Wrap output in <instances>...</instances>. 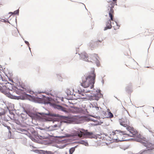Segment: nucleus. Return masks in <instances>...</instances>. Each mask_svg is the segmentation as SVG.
Wrapping results in <instances>:
<instances>
[{
  "label": "nucleus",
  "mask_w": 154,
  "mask_h": 154,
  "mask_svg": "<svg viewBox=\"0 0 154 154\" xmlns=\"http://www.w3.org/2000/svg\"><path fill=\"white\" fill-rule=\"evenodd\" d=\"M63 97H62L61 99V100L62 101H63Z\"/></svg>",
  "instance_id": "nucleus-58"
},
{
  "label": "nucleus",
  "mask_w": 154,
  "mask_h": 154,
  "mask_svg": "<svg viewBox=\"0 0 154 154\" xmlns=\"http://www.w3.org/2000/svg\"><path fill=\"white\" fill-rule=\"evenodd\" d=\"M3 125L5 127H7V129L10 131L11 129L10 127L8 126L6 124L4 123L3 124Z\"/></svg>",
  "instance_id": "nucleus-28"
},
{
  "label": "nucleus",
  "mask_w": 154,
  "mask_h": 154,
  "mask_svg": "<svg viewBox=\"0 0 154 154\" xmlns=\"http://www.w3.org/2000/svg\"><path fill=\"white\" fill-rule=\"evenodd\" d=\"M91 58H92V57H94V56H93L92 54L91 55Z\"/></svg>",
  "instance_id": "nucleus-54"
},
{
  "label": "nucleus",
  "mask_w": 154,
  "mask_h": 154,
  "mask_svg": "<svg viewBox=\"0 0 154 154\" xmlns=\"http://www.w3.org/2000/svg\"><path fill=\"white\" fill-rule=\"evenodd\" d=\"M114 8V5H112L110 4L107 7L108 10L109 11V13H113L114 10L113 8Z\"/></svg>",
  "instance_id": "nucleus-18"
},
{
  "label": "nucleus",
  "mask_w": 154,
  "mask_h": 154,
  "mask_svg": "<svg viewBox=\"0 0 154 154\" xmlns=\"http://www.w3.org/2000/svg\"><path fill=\"white\" fill-rule=\"evenodd\" d=\"M95 62H96L97 66H99V65H100V62L98 60H97Z\"/></svg>",
  "instance_id": "nucleus-36"
},
{
  "label": "nucleus",
  "mask_w": 154,
  "mask_h": 154,
  "mask_svg": "<svg viewBox=\"0 0 154 154\" xmlns=\"http://www.w3.org/2000/svg\"><path fill=\"white\" fill-rule=\"evenodd\" d=\"M115 98H116L118 100H119L116 97H115Z\"/></svg>",
  "instance_id": "nucleus-63"
},
{
  "label": "nucleus",
  "mask_w": 154,
  "mask_h": 154,
  "mask_svg": "<svg viewBox=\"0 0 154 154\" xmlns=\"http://www.w3.org/2000/svg\"><path fill=\"white\" fill-rule=\"evenodd\" d=\"M120 124L121 125L123 126L124 127H126L127 130L129 131L130 133L133 135L134 134H133V132H132V131H134V128L132 127H131L129 125H128L126 124L123 123V122H120Z\"/></svg>",
  "instance_id": "nucleus-9"
},
{
  "label": "nucleus",
  "mask_w": 154,
  "mask_h": 154,
  "mask_svg": "<svg viewBox=\"0 0 154 154\" xmlns=\"http://www.w3.org/2000/svg\"><path fill=\"white\" fill-rule=\"evenodd\" d=\"M65 147V145H64L61 146L60 147V148L63 149V148H64Z\"/></svg>",
  "instance_id": "nucleus-47"
},
{
  "label": "nucleus",
  "mask_w": 154,
  "mask_h": 154,
  "mask_svg": "<svg viewBox=\"0 0 154 154\" xmlns=\"http://www.w3.org/2000/svg\"><path fill=\"white\" fill-rule=\"evenodd\" d=\"M9 80L10 81H11V82H13V81L12 80H10V79H9Z\"/></svg>",
  "instance_id": "nucleus-61"
},
{
  "label": "nucleus",
  "mask_w": 154,
  "mask_h": 154,
  "mask_svg": "<svg viewBox=\"0 0 154 154\" xmlns=\"http://www.w3.org/2000/svg\"><path fill=\"white\" fill-rule=\"evenodd\" d=\"M78 146V145H77L76 146H75L74 147H73V148H74V149H75Z\"/></svg>",
  "instance_id": "nucleus-50"
},
{
  "label": "nucleus",
  "mask_w": 154,
  "mask_h": 154,
  "mask_svg": "<svg viewBox=\"0 0 154 154\" xmlns=\"http://www.w3.org/2000/svg\"><path fill=\"white\" fill-rule=\"evenodd\" d=\"M101 82H102V85H103V84H104V81L103 79H102V80L101 81Z\"/></svg>",
  "instance_id": "nucleus-46"
},
{
  "label": "nucleus",
  "mask_w": 154,
  "mask_h": 154,
  "mask_svg": "<svg viewBox=\"0 0 154 154\" xmlns=\"http://www.w3.org/2000/svg\"><path fill=\"white\" fill-rule=\"evenodd\" d=\"M131 88V84H130L126 87V91L128 93H130L132 91Z\"/></svg>",
  "instance_id": "nucleus-19"
},
{
  "label": "nucleus",
  "mask_w": 154,
  "mask_h": 154,
  "mask_svg": "<svg viewBox=\"0 0 154 154\" xmlns=\"http://www.w3.org/2000/svg\"><path fill=\"white\" fill-rule=\"evenodd\" d=\"M75 149L74 148H73V147L69 149V154H72L73 152L75 151Z\"/></svg>",
  "instance_id": "nucleus-25"
},
{
  "label": "nucleus",
  "mask_w": 154,
  "mask_h": 154,
  "mask_svg": "<svg viewBox=\"0 0 154 154\" xmlns=\"http://www.w3.org/2000/svg\"><path fill=\"white\" fill-rule=\"evenodd\" d=\"M15 20H16V22L17 23V19H16V18Z\"/></svg>",
  "instance_id": "nucleus-64"
},
{
  "label": "nucleus",
  "mask_w": 154,
  "mask_h": 154,
  "mask_svg": "<svg viewBox=\"0 0 154 154\" xmlns=\"http://www.w3.org/2000/svg\"><path fill=\"white\" fill-rule=\"evenodd\" d=\"M1 19L3 20V21H2V22H4V23L8 22V23H10V22H9V21H8V20H6L5 19Z\"/></svg>",
  "instance_id": "nucleus-35"
},
{
  "label": "nucleus",
  "mask_w": 154,
  "mask_h": 154,
  "mask_svg": "<svg viewBox=\"0 0 154 154\" xmlns=\"http://www.w3.org/2000/svg\"><path fill=\"white\" fill-rule=\"evenodd\" d=\"M126 131H122L120 130H116L115 131H112V133L113 134L112 135H115L116 134H117L116 136L118 138L119 137V136L124 135H126L129 136H130L129 134H126Z\"/></svg>",
  "instance_id": "nucleus-7"
},
{
  "label": "nucleus",
  "mask_w": 154,
  "mask_h": 154,
  "mask_svg": "<svg viewBox=\"0 0 154 154\" xmlns=\"http://www.w3.org/2000/svg\"><path fill=\"white\" fill-rule=\"evenodd\" d=\"M85 134L87 137V138L90 139L95 138L97 139L98 137L99 138H101V137H99L94 134L92 132L87 131L85 133Z\"/></svg>",
  "instance_id": "nucleus-10"
},
{
  "label": "nucleus",
  "mask_w": 154,
  "mask_h": 154,
  "mask_svg": "<svg viewBox=\"0 0 154 154\" xmlns=\"http://www.w3.org/2000/svg\"><path fill=\"white\" fill-rule=\"evenodd\" d=\"M80 55V59H82L85 61L88 62H92L91 60H89V57L88 56L87 54L85 52H83L81 53L80 54H79Z\"/></svg>",
  "instance_id": "nucleus-8"
},
{
  "label": "nucleus",
  "mask_w": 154,
  "mask_h": 154,
  "mask_svg": "<svg viewBox=\"0 0 154 154\" xmlns=\"http://www.w3.org/2000/svg\"><path fill=\"white\" fill-rule=\"evenodd\" d=\"M46 98L48 100H50V99H51V98L48 97H46Z\"/></svg>",
  "instance_id": "nucleus-48"
},
{
  "label": "nucleus",
  "mask_w": 154,
  "mask_h": 154,
  "mask_svg": "<svg viewBox=\"0 0 154 154\" xmlns=\"http://www.w3.org/2000/svg\"><path fill=\"white\" fill-rule=\"evenodd\" d=\"M32 134L36 138H38L40 139H43L44 138V136H42L39 135L37 131L34 130L32 132Z\"/></svg>",
  "instance_id": "nucleus-14"
},
{
  "label": "nucleus",
  "mask_w": 154,
  "mask_h": 154,
  "mask_svg": "<svg viewBox=\"0 0 154 154\" xmlns=\"http://www.w3.org/2000/svg\"><path fill=\"white\" fill-rule=\"evenodd\" d=\"M89 46L91 47L90 48H91V50H92L93 48L94 47V42L93 41H92L90 42Z\"/></svg>",
  "instance_id": "nucleus-23"
},
{
  "label": "nucleus",
  "mask_w": 154,
  "mask_h": 154,
  "mask_svg": "<svg viewBox=\"0 0 154 154\" xmlns=\"http://www.w3.org/2000/svg\"><path fill=\"white\" fill-rule=\"evenodd\" d=\"M13 13V12H10L9 13V14H12Z\"/></svg>",
  "instance_id": "nucleus-53"
},
{
  "label": "nucleus",
  "mask_w": 154,
  "mask_h": 154,
  "mask_svg": "<svg viewBox=\"0 0 154 154\" xmlns=\"http://www.w3.org/2000/svg\"><path fill=\"white\" fill-rule=\"evenodd\" d=\"M143 126L146 129H147L149 131V132H151L152 133H153L152 131L150 130L151 128L149 126H148L146 127L144 125H143Z\"/></svg>",
  "instance_id": "nucleus-26"
},
{
  "label": "nucleus",
  "mask_w": 154,
  "mask_h": 154,
  "mask_svg": "<svg viewBox=\"0 0 154 154\" xmlns=\"http://www.w3.org/2000/svg\"><path fill=\"white\" fill-rule=\"evenodd\" d=\"M88 121H90V120H91L93 121H94L95 122H98L97 120H95L94 119H91L90 118L88 119Z\"/></svg>",
  "instance_id": "nucleus-43"
},
{
  "label": "nucleus",
  "mask_w": 154,
  "mask_h": 154,
  "mask_svg": "<svg viewBox=\"0 0 154 154\" xmlns=\"http://www.w3.org/2000/svg\"><path fill=\"white\" fill-rule=\"evenodd\" d=\"M46 113L44 112H38V113L42 116L45 117L47 116L49 118L55 120V121H58L60 119H62V122L66 123H70V122L69 121V118L68 116H60L58 114L52 112L47 110Z\"/></svg>",
  "instance_id": "nucleus-2"
},
{
  "label": "nucleus",
  "mask_w": 154,
  "mask_h": 154,
  "mask_svg": "<svg viewBox=\"0 0 154 154\" xmlns=\"http://www.w3.org/2000/svg\"><path fill=\"white\" fill-rule=\"evenodd\" d=\"M39 129L40 130H44V128H39Z\"/></svg>",
  "instance_id": "nucleus-52"
},
{
  "label": "nucleus",
  "mask_w": 154,
  "mask_h": 154,
  "mask_svg": "<svg viewBox=\"0 0 154 154\" xmlns=\"http://www.w3.org/2000/svg\"><path fill=\"white\" fill-rule=\"evenodd\" d=\"M29 50H30V52H31V50H30V49H31V48H30V47H29Z\"/></svg>",
  "instance_id": "nucleus-57"
},
{
  "label": "nucleus",
  "mask_w": 154,
  "mask_h": 154,
  "mask_svg": "<svg viewBox=\"0 0 154 154\" xmlns=\"http://www.w3.org/2000/svg\"><path fill=\"white\" fill-rule=\"evenodd\" d=\"M44 130L47 131H49V126H45L44 127Z\"/></svg>",
  "instance_id": "nucleus-37"
},
{
  "label": "nucleus",
  "mask_w": 154,
  "mask_h": 154,
  "mask_svg": "<svg viewBox=\"0 0 154 154\" xmlns=\"http://www.w3.org/2000/svg\"><path fill=\"white\" fill-rule=\"evenodd\" d=\"M97 41H98L99 42H102V40H98Z\"/></svg>",
  "instance_id": "nucleus-55"
},
{
  "label": "nucleus",
  "mask_w": 154,
  "mask_h": 154,
  "mask_svg": "<svg viewBox=\"0 0 154 154\" xmlns=\"http://www.w3.org/2000/svg\"><path fill=\"white\" fill-rule=\"evenodd\" d=\"M6 107H7V109H8L9 111V107L7 106Z\"/></svg>",
  "instance_id": "nucleus-59"
},
{
  "label": "nucleus",
  "mask_w": 154,
  "mask_h": 154,
  "mask_svg": "<svg viewBox=\"0 0 154 154\" xmlns=\"http://www.w3.org/2000/svg\"><path fill=\"white\" fill-rule=\"evenodd\" d=\"M55 130H56V129L54 128L53 126L51 125L49 126V131H51Z\"/></svg>",
  "instance_id": "nucleus-24"
},
{
  "label": "nucleus",
  "mask_w": 154,
  "mask_h": 154,
  "mask_svg": "<svg viewBox=\"0 0 154 154\" xmlns=\"http://www.w3.org/2000/svg\"><path fill=\"white\" fill-rule=\"evenodd\" d=\"M13 13L14 14H15V15H19V9H17V10L14 11Z\"/></svg>",
  "instance_id": "nucleus-31"
},
{
  "label": "nucleus",
  "mask_w": 154,
  "mask_h": 154,
  "mask_svg": "<svg viewBox=\"0 0 154 154\" xmlns=\"http://www.w3.org/2000/svg\"><path fill=\"white\" fill-rule=\"evenodd\" d=\"M133 134H134V135L132 134V136L130 135V137H134V136H136V137L134 139V138H131L128 139H125V140H119V141H127L128 140H135V141L139 142L140 143L141 142H142V139L141 138H140L139 137V136L137 134L135 133Z\"/></svg>",
  "instance_id": "nucleus-5"
},
{
  "label": "nucleus",
  "mask_w": 154,
  "mask_h": 154,
  "mask_svg": "<svg viewBox=\"0 0 154 154\" xmlns=\"http://www.w3.org/2000/svg\"><path fill=\"white\" fill-rule=\"evenodd\" d=\"M91 105L93 108H95L96 107V106H97V103H91Z\"/></svg>",
  "instance_id": "nucleus-27"
},
{
  "label": "nucleus",
  "mask_w": 154,
  "mask_h": 154,
  "mask_svg": "<svg viewBox=\"0 0 154 154\" xmlns=\"http://www.w3.org/2000/svg\"><path fill=\"white\" fill-rule=\"evenodd\" d=\"M92 55L94 56V57H92V58H91V60L94 61H96L98 60L97 59L98 57L97 56V54H92Z\"/></svg>",
  "instance_id": "nucleus-21"
},
{
  "label": "nucleus",
  "mask_w": 154,
  "mask_h": 154,
  "mask_svg": "<svg viewBox=\"0 0 154 154\" xmlns=\"http://www.w3.org/2000/svg\"><path fill=\"white\" fill-rule=\"evenodd\" d=\"M18 130H19L20 131H21L22 132H24V131H25V132L27 131V130H25V129H22V128H20L18 129Z\"/></svg>",
  "instance_id": "nucleus-34"
},
{
  "label": "nucleus",
  "mask_w": 154,
  "mask_h": 154,
  "mask_svg": "<svg viewBox=\"0 0 154 154\" xmlns=\"http://www.w3.org/2000/svg\"><path fill=\"white\" fill-rule=\"evenodd\" d=\"M140 143H142L144 146L146 147V148L148 149L147 150H146L147 151H151L154 149V144L151 143H146L143 142L142 140V142H141Z\"/></svg>",
  "instance_id": "nucleus-6"
},
{
  "label": "nucleus",
  "mask_w": 154,
  "mask_h": 154,
  "mask_svg": "<svg viewBox=\"0 0 154 154\" xmlns=\"http://www.w3.org/2000/svg\"><path fill=\"white\" fill-rule=\"evenodd\" d=\"M37 153L38 154H54V153L51 151H45L42 150H37ZM65 154H67L66 152Z\"/></svg>",
  "instance_id": "nucleus-11"
},
{
  "label": "nucleus",
  "mask_w": 154,
  "mask_h": 154,
  "mask_svg": "<svg viewBox=\"0 0 154 154\" xmlns=\"http://www.w3.org/2000/svg\"><path fill=\"white\" fill-rule=\"evenodd\" d=\"M77 143L79 144H82L86 146H88V143L87 140H81L78 142H76Z\"/></svg>",
  "instance_id": "nucleus-17"
},
{
  "label": "nucleus",
  "mask_w": 154,
  "mask_h": 154,
  "mask_svg": "<svg viewBox=\"0 0 154 154\" xmlns=\"http://www.w3.org/2000/svg\"><path fill=\"white\" fill-rule=\"evenodd\" d=\"M6 85L3 86L4 88H5L7 90H12V89L14 90V86H13L12 84L9 83L8 82L6 84Z\"/></svg>",
  "instance_id": "nucleus-13"
},
{
  "label": "nucleus",
  "mask_w": 154,
  "mask_h": 154,
  "mask_svg": "<svg viewBox=\"0 0 154 154\" xmlns=\"http://www.w3.org/2000/svg\"><path fill=\"white\" fill-rule=\"evenodd\" d=\"M17 30V31H18V32L19 33V34L20 35V33H19V32L18 30Z\"/></svg>",
  "instance_id": "nucleus-62"
},
{
  "label": "nucleus",
  "mask_w": 154,
  "mask_h": 154,
  "mask_svg": "<svg viewBox=\"0 0 154 154\" xmlns=\"http://www.w3.org/2000/svg\"><path fill=\"white\" fill-rule=\"evenodd\" d=\"M108 115L109 116V117L110 118H112L113 116L112 113L110 111L108 113Z\"/></svg>",
  "instance_id": "nucleus-33"
},
{
  "label": "nucleus",
  "mask_w": 154,
  "mask_h": 154,
  "mask_svg": "<svg viewBox=\"0 0 154 154\" xmlns=\"http://www.w3.org/2000/svg\"><path fill=\"white\" fill-rule=\"evenodd\" d=\"M8 90H6L5 91V92L4 93V94L6 95L8 97L14 99L16 100H20L23 99V97L21 95L19 96H16L13 95L11 94L9 92L7 91Z\"/></svg>",
  "instance_id": "nucleus-4"
},
{
  "label": "nucleus",
  "mask_w": 154,
  "mask_h": 154,
  "mask_svg": "<svg viewBox=\"0 0 154 154\" xmlns=\"http://www.w3.org/2000/svg\"><path fill=\"white\" fill-rule=\"evenodd\" d=\"M23 109L24 110V112H26L27 114V112L24 109Z\"/></svg>",
  "instance_id": "nucleus-60"
},
{
  "label": "nucleus",
  "mask_w": 154,
  "mask_h": 154,
  "mask_svg": "<svg viewBox=\"0 0 154 154\" xmlns=\"http://www.w3.org/2000/svg\"><path fill=\"white\" fill-rule=\"evenodd\" d=\"M55 108L65 113H67L68 112V111L66 108L60 105H57L55 106Z\"/></svg>",
  "instance_id": "nucleus-12"
},
{
  "label": "nucleus",
  "mask_w": 154,
  "mask_h": 154,
  "mask_svg": "<svg viewBox=\"0 0 154 154\" xmlns=\"http://www.w3.org/2000/svg\"><path fill=\"white\" fill-rule=\"evenodd\" d=\"M14 90H13L14 92L18 95H20L23 91V90L22 89L19 88L17 87L14 86Z\"/></svg>",
  "instance_id": "nucleus-15"
},
{
  "label": "nucleus",
  "mask_w": 154,
  "mask_h": 154,
  "mask_svg": "<svg viewBox=\"0 0 154 154\" xmlns=\"http://www.w3.org/2000/svg\"><path fill=\"white\" fill-rule=\"evenodd\" d=\"M16 123L17 124H19V123H20V122L18 121L17 122H16Z\"/></svg>",
  "instance_id": "nucleus-51"
},
{
  "label": "nucleus",
  "mask_w": 154,
  "mask_h": 154,
  "mask_svg": "<svg viewBox=\"0 0 154 154\" xmlns=\"http://www.w3.org/2000/svg\"><path fill=\"white\" fill-rule=\"evenodd\" d=\"M66 93L68 96L70 95H73L75 96V94H74L73 92H72L69 89H68L66 90Z\"/></svg>",
  "instance_id": "nucleus-20"
},
{
  "label": "nucleus",
  "mask_w": 154,
  "mask_h": 154,
  "mask_svg": "<svg viewBox=\"0 0 154 154\" xmlns=\"http://www.w3.org/2000/svg\"><path fill=\"white\" fill-rule=\"evenodd\" d=\"M111 23L110 20H108L106 23V26L104 28V30L105 31L107 29H110L112 27Z\"/></svg>",
  "instance_id": "nucleus-16"
},
{
  "label": "nucleus",
  "mask_w": 154,
  "mask_h": 154,
  "mask_svg": "<svg viewBox=\"0 0 154 154\" xmlns=\"http://www.w3.org/2000/svg\"><path fill=\"white\" fill-rule=\"evenodd\" d=\"M109 16L110 17V20H113V16L112 15V14L111 13H109Z\"/></svg>",
  "instance_id": "nucleus-30"
},
{
  "label": "nucleus",
  "mask_w": 154,
  "mask_h": 154,
  "mask_svg": "<svg viewBox=\"0 0 154 154\" xmlns=\"http://www.w3.org/2000/svg\"><path fill=\"white\" fill-rule=\"evenodd\" d=\"M123 138H124V137H122V140H122V139H123ZM115 140H116V142H120V141H118V140H119V139H118V138H116V139H115Z\"/></svg>",
  "instance_id": "nucleus-41"
},
{
  "label": "nucleus",
  "mask_w": 154,
  "mask_h": 154,
  "mask_svg": "<svg viewBox=\"0 0 154 154\" xmlns=\"http://www.w3.org/2000/svg\"><path fill=\"white\" fill-rule=\"evenodd\" d=\"M100 124L99 123V122H98V123L97 124H91V125L94 126H97V125H100Z\"/></svg>",
  "instance_id": "nucleus-39"
},
{
  "label": "nucleus",
  "mask_w": 154,
  "mask_h": 154,
  "mask_svg": "<svg viewBox=\"0 0 154 154\" xmlns=\"http://www.w3.org/2000/svg\"><path fill=\"white\" fill-rule=\"evenodd\" d=\"M57 78L59 79V80L61 81V75L60 74L57 75Z\"/></svg>",
  "instance_id": "nucleus-38"
},
{
  "label": "nucleus",
  "mask_w": 154,
  "mask_h": 154,
  "mask_svg": "<svg viewBox=\"0 0 154 154\" xmlns=\"http://www.w3.org/2000/svg\"><path fill=\"white\" fill-rule=\"evenodd\" d=\"M115 23H116V25L117 26H118V23H117V22H116V21H115Z\"/></svg>",
  "instance_id": "nucleus-56"
},
{
  "label": "nucleus",
  "mask_w": 154,
  "mask_h": 154,
  "mask_svg": "<svg viewBox=\"0 0 154 154\" xmlns=\"http://www.w3.org/2000/svg\"><path fill=\"white\" fill-rule=\"evenodd\" d=\"M24 42L28 46H29V44L28 41H26V40H24Z\"/></svg>",
  "instance_id": "nucleus-40"
},
{
  "label": "nucleus",
  "mask_w": 154,
  "mask_h": 154,
  "mask_svg": "<svg viewBox=\"0 0 154 154\" xmlns=\"http://www.w3.org/2000/svg\"><path fill=\"white\" fill-rule=\"evenodd\" d=\"M6 90H5L1 86H0V91L3 94L5 92Z\"/></svg>",
  "instance_id": "nucleus-29"
},
{
  "label": "nucleus",
  "mask_w": 154,
  "mask_h": 154,
  "mask_svg": "<svg viewBox=\"0 0 154 154\" xmlns=\"http://www.w3.org/2000/svg\"><path fill=\"white\" fill-rule=\"evenodd\" d=\"M94 70V68H92L88 76L84 75L82 77V83H81V85L85 89H79L77 91L79 94L82 96H84L85 93L90 92L91 95H88V100L98 101L103 97V95L100 92V89L93 88L96 78Z\"/></svg>",
  "instance_id": "nucleus-1"
},
{
  "label": "nucleus",
  "mask_w": 154,
  "mask_h": 154,
  "mask_svg": "<svg viewBox=\"0 0 154 154\" xmlns=\"http://www.w3.org/2000/svg\"><path fill=\"white\" fill-rule=\"evenodd\" d=\"M96 135H97V136H98L99 137H101V138H101V137L100 136V134H97Z\"/></svg>",
  "instance_id": "nucleus-49"
},
{
  "label": "nucleus",
  "mask_w": 154,
  "mask_h": 154,
  "mask_svg": "<svg viewBox=\"0 0 154 154\" xmlns=\"http://www.w3.org/2000/svg\"><path fill=\"white\" fill-rule=\"evenodd\" d=\"M95 108L97 110H99V108L100 109H102L100 107H99L97 106H97H96V107H95Z\"/></svg>",
  "instance_id": "nucleus-42"
},
{
  "label": "nucleus",
  "mask_w": 154,
  "mask_h": 154,
  "mask_svg": "<svg viewBox=\"0 0 154 154\" xmlns=\"http://www.w3.org/2000/svg\"><path fill=\"white\" fill-rule=\"evenodd\" d=\"M47 94H50L52 96H54L53 94L51 93H49V92H47Z\"/></svg>",
  "instance_id": "nucleus-45"
},
{
  "label": "nucleus",
  "mask_w": 154,
  "mask_h": 154,
  "mask_svg": "<svg viewBox=\"0 0 154 154\" xmlns=\"http://www.w3.org/2000/svg\"><path fill=\"white\" fill-rule=\"evenodd\" d=\"M18 87L19 88H21L23 89H26V88H25V86H24L23 85H22L20 84L18 86V87Z\"/></svg>",
  "instance_id": "nucleus-32"
},
{
  "label": "nucleus",
  "mask_w": 154,
  "mask_h": 154,
  "mask_svg": "<svg viewBox=\"0 0 154 154\" xmlns=\"http://www.w3.org/2000/svg\"><path fill=\"white\" fill-rule=\"evenodd\" d=\"M8 154H15V153L14 152L10 151L8 152Z\"/></svg>",
  "instance_id": "nucleus-44"
},
{
  "label": "nucleus",
  "mask_w": 154,
  "mask_h": 154,
  "mask_svg": "<svg viewBox=\"0 0 154 154\" xmlns=\"http://www.w3.org/2000/svg\"><path fill=\"white\" fill-rule=\"evenodd\" d=\"M61 122H60L59 124H55L53 125V126L54 128L56 129V130H57L58 128H60L61 126Z\"/></svg>",
  "instance_id": "nucleus-22"
},
{
  "label": "nucleus",
  "mask_w": 154,
  "mask_h": 154,
  "mask_svg": "<svg viewBox=\"0 0 154 154\" xmlns=\"http://www.w3.org/2000/svg\"><path fill=\"white\" fill-rule=\"evenodd\" d=\"M25 96L26 97L28 98V99L29 100H32L34 101H36L37 102L39 103H43L42 102L43 100V98L45 97V96L42 95L41 96H39L40 97L38 96H34L32 95L28 94H26V93L25 94ZM44 104H51V103L49 102H45L43 103Z\"/></svg>",
  "instance_id": "nucleus-3"
}]
</instances>
